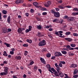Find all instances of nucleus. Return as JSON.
I'll list each match as a JSON object with an SVG mask.
<instances>
[{
  "mask_svg": "<svg viewBox=\"0 0 78 78\" xmlns=\"http://www.w3.org/2000/svg\"><path fill=\"white\" fill-rule=\"evenodd\" d=\"M8 74V68L7 67H5L4 69V72H2L0 73V75H7Z\"/></svg>",
  "mask_w": 78,
  "mask_h": 78,
  "instance_id": "nucleus-1",
  "label": "nucleus"
},
{
  "mask_svg": "<svg viewBox=\"0 0 78 78\" xmlns=\"http://www.w3.org/2000/svg\"><path fill=\"white\" fill-rule=\"evenodd\" d=\"M46 41L44 40H43L42 41H40L39 43V46H44L46 44Z\"/></svg>",
  "mask_w": 78,
  "mask_h": 78,
  "instance_id": "nucleus-2",
  "label": "nucleus"
},
{
  "mask_svg": "<svg viewBox=\"0 0 78 78\" xmlns=\"http://www.w3.org/2000/svg\"><path fill=\"white\" fill-rule=\"evenodd\" d=\"M55 56L56 57H59L60 56H62V55L60 52L56 51L55 53Z\"/></svg>",
  "mask_w": 78,
  "mask_h": 78,
  "instance_id": "nucleus-3",
  "label": "nucleus"
},
{
  "mask_svg": "<svg viewBox=\"0 0 78 78\" xmlns=\"http://www.w3.org/2000/svg\"><path fill=\"white\" fill-rule=\"evenodd\" d=\"M54 16L56 18H59L60 16V13L58 12H55L54 13Z\"/></svg>",
  "mask_w": 78,
  "mask_h": 78,
  "instance_id": "nucleus-4",
  "label": "nucleus"
},
{
  "mask_svg": "<svg viewBox=\"0 0 78 78\" xmlns=\"http://www.w3.org/2000/svg\"><path fill=\"white\" fill-rule=\"evenodd\" d=\"M23 0H17L15 2V3L17 5H19L20 3H23Z\"/></svg>",
  "mask_w": 78,
  "mask_h": 78,
  "instance_id": "nucleus-5",
  "label": "nucleus"
},
{
  "mask_svg": "<svg viewBox=\"0 0 78 78\" xmlns=\"http://www.w3.org/2000/svg\"><path fill=\"white\" fill-rule=\"evenodd\" d=\"M18 32L19 34H23V31L22 30V28H18Z\"/></svg>",
  "mask_w": 78,
  "mask_h": 78,
  "instance_id": "nucleus-6",
  "label": "nucleus"
},
{
  "mask_svg": "<svg viewBox=\"0 0 78 78\" xmlns=\"http://www.w3.org/2000/svg\"><path fill=\"white\" fill-rule=\"evenodd\" d=\"M78 66L77 65L75 64H72L71 66H70L69 67L70 68H75V67H77Z\"/></svg>",
  "mask_w": 78,
  "mask_h": 78,
  "instance_id": "nucleus-7",
  "label": "nucleus"
},
{
  "mask_svg": "<svg viewBox=\"0 0 78 78\" xmlns=\"http://www.w3.org/2000/svg\"><path fill=\"white\" fill-rule=\"evenodd\" d=\"M58 74L59 76H60V77H63L64 75V74L61 72V71H58Z\"/></svg>",
  "mask_w": 78,
  "mask_h": 78,
  "instance_id": "nucleus-8",
  "label": "nucleus"
},
{
  "mask_svg": "<svg viewBox=\"0 0 78 78\" xmlns=\"http://www.w3.org/2000/svg\"><path fill=\"white\" fill-rule=\"evenodd\" d=\"M40 61H41V62L43 64H46V62H45V61L44 58L41 57L40 58Z\"/></svg>",
  "mask_w": 78,
  "mask_h": 78,
  "instance_id": "nucleus-9",
  "label": "nucleus"
},
{
  "mask_svg": "<svg viewBox=\"0 0 78 78\" xmlns=\"http://www.w3.org/2000/svg\"><path fill=\"white\" fill-rule=\"evenodd\" d=\"M36 36H37L39 37H40L44 36V35L41 34V33L38 32V33L36 34Z\"/></svg>",
  "mask_w": 78,
  "mask_h": 78,
  "instance_id": "nucleus-10",
  "label": "nucleus"
},
{
  "mask_svg": "<svg viewBox=\"0 0 78 78\" xmlns=\"http://www.w3.org/2000/svg\"><path fill=\"white\" fill-rule=\"evenodd\" d=\"M67 20L68 21H72L73 20V17H69Z\"/></svg>",
  "mask_w": 78,
  "mask_h": 78,
  "instance_id": "nucleus-11",
  "label": "nucleus"
},
{
  "mask_svg": "<svg viewBox=\"0 0 78 78\" xmlns=\"http://www.w3.org/2000/svg\"><path fill=\"white\" fill-rule=\"evenodd\" d=\"M7 22L9 23H11V17L9 16L7 19Z\"/></svg>",
  "mask_w": 78,
  "mask_h": 78,
  "instance_id": "nucleus-12",
  "label": "nucleus"
},
{
  "mask_svg": "<svg viewBox=\"0 0 78 78\" xmlns=\"http://www.w3.org/2000/svg\"><path fill=\"white\" fill-rule=\"evenodd\" d=\"M42 26L41 25H39L37 26V29H38V30H41L42 29Z\"/></svg>",
  "mask_w": 78,
  "mask_h": 78,
  "instance_id": "nucleus-13",
  "label": "nucleus"
},
{
  "mask_svg": "<svg viewBox=\"0 0 78 78\" xmlns=\"http://www.w3.org/2000/svg\"><path fill=\"white\" fill-rule=\"evenodd\" d=\"M65 39L66 41H68L69 42H71L72 41V39L69 38H66Z\"/></svg>",
  "mask_w": 78,
  "mask_h": 78,
  "instance_id": "nucleus-14",
  "label": "nucleus"
},
{
  "mask_svg": "<svg viewBox=\"0 0 78 78\" xmlns=\"http://www.w3.org/2000/svg\"><path fill=\"white\" fill-rule=\"evenodd\" d=\"M62 5H59L58 6V8H59L60 9H64V7H63Z\"/></svg>",
  "mask_w": 78,
  "mask_h": 78,
  "instance_id": "nucleus-15",
  "label": "nucleus"
},
{
  "mask_svg": "<svg viewBox=\"0 0 78 78\" xmlns=\"http://www.w3.org/2000/svg\"><path fill=\"white\" fill-rule=\"evenodd\" d=\"M15 58L16 59H19V60H20V59H21V58H22V57L20 56H16L15 57Z\"/></svg>",
  "mask_w": 78,
  "mask_h": 78,
  "instance_id": "nucleus-16",
  "label": "nucleus"
},
{
  "mask_svg": "<svg viewBox=\"0 0 78 78\" xmlns=\"http://www.w3.org/2000/svg\"><path fill=\"white\" fill-rule=\"evenodd\" d=\"M78 71L77 69H75L73 73V75H75L78 73Z\"/></svg>",
  "mask_w": 78,
  "mask_h": 78,
  "instance_id": "nucleus-17",
  "label": "nucleus"
},
{
  "mask_svg": "<svg viewBox=\"0 0 78 78\" xmlns=\"http://www.w3.org/2000/svg\"><path fill=\"white\" fill-rule=\"evenodd\" d=\"M46 67L48 69V70L51 69V67H50V65L49 64H48L46 65Z\"/></svg>",
  "mask_w": 78,
  "mask_h": 78,
  "instance_id": "nucleus-18",
  "label": "nucleus"
},
{
  "mask_svg": "<svg viewBox=\"0 0 78 78\" xmlns=\"http://www.w3.org/2000/svg\"><path fill=\"white\" fill-rule=\"evenodd\" d=\"M73 11H76V12H78V9L77 8H74L73 9Z\"/></svg>",
  "mask_w": 78,
  "mask_h": 78,
  "instance_id": "nucleus-19",
  "label": "nucleus"
},
{
  "mask_svg": "<svg viewBox=\"0 0 78 78\" xmlns=\"http://www.w3.org/2000/svg\"><path fill=\"white\" fill-rule=\"evenodd\" d=\"M54 75L55 76L59 77V74H58V73L57 71L55 72L54 73Z\"/></svg>",
  "mask_w": 78,
  "mask_h": 78,
  "instance_id": "nucleus-20",
  "label": "nucleus"
},
{
  "mask_svg": "<svg viewBox=\"0 0 78 78\" xmlns=\"http://www.w3.org/2000/svg\"><path fill=\"white\" fill-rule=\"evenodd\" d=\"M4 53L3 54V56H8V54L6 53V52L5 51H4L3 52Z\"/></svg>",
  "mask_w": 78,
  "mask_h": 78,
  "instance_id": "nucleus-21",
  "label": "nucleus"
},
{
  "mask_svg": "<svg viewBox=\"0 0 78 78\" xmlns=\"http://www.w3.org/2000/svg\"><path fill=\"white\" fill-rule=\"evenodd\" d=\"M27 42H28L29 43V44H31L32 43V40H31V39H27Z\"/></svg>",
  "mask_w": 78,
  "mask_h": 78,
  "instance_id": "nucleus-22",
  "label": "nucleus"
},
{
  "mask_svg": "<svg viewBox=\"0 0 78 78\" xmlns=\"http://www.w3.org/2000/svg\"><path fill=\"white\" fill-rule=\"evenodd\" d=\"M61 52L63 55H67V51H62Z\"/></svg>",
  "mask_w": 78,
  "mask_h": 78,
  "instance_id": "nucleus-23",
  "label": "nucleus"
},
{
  "mask_svg": "<svg viewBox=\"0 0 78 78\" xmlns=\"http://www.w3.org/2000/svg\"><path fill=\"white\" fill-rule=\"evenodd\" d=\"M2 12V13L4 14H7V11L5 10H3Z\"/></svg>",
  "mask_w": 78,
  "mask_h": 78,
  "instance_id": "nucleus-24",
  "label": "nucleus"
},
{
  "mask_svg": "<svg viewBox=\"0 0 78 78\" xmlns=\"http://www.w3.org/2000/svg\"><path fill=\"white\" fill-rule=\"evenodd\" d=\"M56 70L57 71L58 73V72H61V71H59V70H61V68H60V67H59L57 68H56Z\"/></svg>",
  "mask_w": 78,
  "mask_h": 78,
  "instance_id": "nucleus-25",
  "label": "nucleus"
},
{
  "mask_svg": "<svg viewBox=\"0 0 78 78\" xmlns=\"http://www.w3.org/2000/svg\"><path fill=\"white\" fill-rule=\"evenodd\" d=\"M4 44L5 45H6V47H10V44H9L6 43L5 42Z\"/></svg>",
  "mask_w": 78,
  "mask_h": 78,
  "instance_id": "nucleus-26",
  "label": "nucleus"
},
{
  "mask_svg": "<svg viewBox=\"0 0 78 78\" xmlns=\"http://www.w3.org/2000/svg\"><path fill=\"white\" fill-rule=\"evenodd\" d=\"M70 45L72 47H75L76 46V44H70Z\"/></svg>",
  "mask_w": 78,
  "mask_h": 78,
  "instance_id": "nucleus-27",
  "label": "nucleus"
},
{
  "mask_svg": "<svg viewBox=\"0 0 78 78\" xmlns=\"http://www.w3.org/2000/svg\"><path fill=\"white\" fill-rule=\"evenodd\" d=\"M33 5L34 6H37L38 5V3L37 2H34L33 3Z\"/></svg>",
  "mask_w": 78,
  "mask_h": 78,
  "instance_id": "nucleus-28",
  "label": "nucleus"
},
{
  "mask_svg": "<svg viewBox=\"0 0 78 78\" xmlns=\"http://www.w3.org/2000/svg\"><path fill=\"white\" fill-rule=\"evenodd\" d=\"M47 48H44L42 50V51L43 53H44V52H46L47 51Z\"/></svg>",
  "mask_w": 78,
  "mask_h": 78,
  "instance_id": "nucleus-29",
  "label": "nucleus"
},
{
  "mask_svg": "<svg viewBox=\"0 0 78 78\" xmlns=\"http://www.w3.org/2000/svg\"><path fill=\"white\" fill-rule=\"evenodd\" d=\"M51 56V54L49 53H48L47 54H46V56L47 58H50Z\"/></svg>",
  "mask_w": 78,
  "mask_h": 78,
  "instance_id": "nucleus-30",
  "label": "nucleus"
},
{
  "mask_svg": "<svg viewBox=\"0 0 78 78\" xmlns=\"http://www.w3.org/2000/svg\"><path fill=\"white\" fill-rule=\"evenodd\" d=\"M34 63V62L33 61H32L31 62H30V63L28 65V66H31V65H33V64Z\"/></svg>",
  "mask_w": 78,
  "mask_h": 78,
  "instance_id": "nucleus-31",
  "label": "nucleus"
},
{
  "mask_svg": "<svg viewBox=\"0 0 78 78\" xmlns=\"http://www.w3.org/2000/svg\"><path fill=\"white\" fill-rule=\"evenodd\" d=\"M73 36H75L76 37H77L78 36V34L77 33H74L73 34Z\"/></svg>",
  "mask_w": 78,
  "mask_h": 78,
  "instance_id": "nucleus-32",
  "label": "nucleus"
},
{
  "mask_svg": "<svg viewBox=\"0 0 78 78\" xmlns=\"http://www.w3.org/2000/svg\"><path fill=\"white\" fill-rule=\"evenodd\" d=\"M23 47H28V44H24L23 45Z\"/></svg>",
  "mask_w": 78,
  "mask_h": 78,
  "instance_id": "nucleus-33",
  "label": "nucleus"
},
{
  "mask_svg": "<svg viewBox=\"0 0 78 78\" xmlns=\"http://www.w3.org/2000/svg\"><path fill=\"white\" fill-rule=\"evenodd\" d=\"M55 10H56V11H59V10H60V9H59V8H58V7H56L55 8Z\"/></svg>",
  "mask_w": 78,
  "mask_h": 78,
  "instance_id": "nucleus-34",
  "label": "nucleus"
},
{
  "mask_svg": "<svg viewBox=\"0 0 78 78\" xmlns=\"http://www.w3.org/2000/svg\"><path fill=\"white\" fill-rule=\"evenodd\" d=\"M37 66H35L34 67V70H37Z\"/></svg>",
  "mask_w": 78,
  "mask_h": 78,
  "instance_id": "nucleus-35",
  "label": "nucleus"
},
{
  "mask_svg": "<svg viewBox=\"0 0 78 78\" xmlns=\"http://www.w3.org/2000/svg\"><path fill=\"white\" fill-rule=\"evenodd\" d=\"M47 3L48 4V5L49 6H50V5L51 4V2L50 1H49L47 2Z\"/></svg>",
  "mask_w": 78,
  "mask_h": 78,
  "instance_id": "nucleus-36",
  "label": "nucleus"
},
{
  "mask_svg": "<svg viewBox=\"0 0 78 78\" xmlns=\"http://www.w3.org/2000/svg\"><path fill=\"white\" fill-rule=\"evenodd\" d=\"M44 5L45 7H46L47 8H49V5L48 4H44Z\"/></svg>",
  "mask_w": 78,
  "mask_h": 78,
  "instance_id": "nucleus-37",
  "label": "nucleus"
},
{
  "mask_svg": "<svg viewBox=\"0 0 78 78\" xmlns=\"http://www.w3.org/2000/svg\"><path fill=\"white\" fill-rule=\"evenodd\" d=\"M60 62H61V64H66V62L64 61H60Z\"/></svg>",
  "mask_w": 78,
  "mask_h": 78,
  "instance_id": "nucleus-38",
  "label": "nucleus"
},
{
  "mask_svg": "<svg viewBox=\"0 0 78 78\" xmlns=\"http://www.w3.org/2000/svg\"><path fill=\"white\" fill-rule=\"evenodd\" d=\"M55 12H55L54 10H51V13H52V14H55Z\"/></svg>",
  "mask_w": 78,
  "mask_h": 78,
  "instance_id": "nucleus-39",
  "label": "nucleus"
},
{
  "mask_svg": "<svg viewBox=\"0 0 78 78\" xmlns=\"http://www.w3.org/2000/svg\"><path fill=\"white\" fill-rule=\"evenodd\" d=\"M71 32H66L65 33V34L66 35H70V34H71Z\"/></svg>",
  "mask_w": 78,
  "mask_h": 78,
  "instance_id": "nucleus-40",
  "label": "nucleus"
},
{
  "mask_svg": "<svg viewBox=\"0 0 78 78\" xmlns=\"http://www.w3.org/2000/svg\"><path fill=\"white\" fill-rule=\"evenodd\" d=\"M72 15L73 16H76V12H73L72 13Z\"/></svg>",
  "mask_w": 78,
  "mask_h": 78,
  "instance_id": "nucleus-41",
  "label": "nucleus"
},
{
  "mask_svg": "<svg viewBox=\"0 0 78 78\" xmlns=\"http://www.w3.org/2000/svg\"><path fill=\"white\" fill-rule=\"evenodd\" d=\"M42 15L43 16H45L47 14V12H43L42 13Z\"/></svg>",
  "mask_w": 78,
  "mask_h": 78,
  "instance_id": "nucleus-42",
  "label": "nucleus"
},
{
  "mask_svg": "<svg viewBox=\"0 0 78 78\" xmlns=\"http://www.w3.org/2000/svg\"><path fill=\"white\" fill-rule=\"evenodd\" d=\"M73 78H77L78 77V75H74L73 76Z\"/></svg>",
  "mask_w": 78,
  "mask_h": 78,
  "instance_id": "nucleus-43",
  "label": "nucleus"
},
{
  "mask_svg": "<svg viewBox=\"0 0 78 78\" xmlns=\"http://www.w3.org/2000/svg\"><path fill=\"white\" fill-rule=\"evenodd\" d=\"M59 66L60 67H62V64L61 63V62H60V63L59 64Z\"/></svg>",
  "mask_w": 78,
  "mask_h": 78,
  "instance_id": "nucleus-44",
  "label": "nucleus"
},
{
  "mask_svg": "<svg viewBox=\"0 0 78 78\" xmlns=\"http://www.w3.org/2000/svg\"><path fill=\"white\" fill-rule=\"evenodd\" d=\"M30 31H31V30H30L29 29L28 30V29H27L26 30L25 32L26 33H28V32H29Z\"/></svg>",
  "mask_w": 78,
  "mask_h": 78,
  "instance_id": "nucleus-45",
  "label": "nucleus"
},
{
  "mask_svg": "<svg viewBox=\"0 0 78 78\" xmlns=\"http://www.w3.org/2000/svg\"><path fill=\"white\" fill-rule=\"evenodd\" d=\"M66 48H68V49H69L70 50V46L69 45H68L67 46H66Z\"/></svg>",
  "mask_w": 78,
  "mask_h": 78,
  "instance_id": "nucleus-46",
  "label": "nucleus"
},
{
  "mask_svg": "<svg viewBox=\"0 0 78 78\" xmlns=\"http://www.w3.org/2000/svg\"><path fill=\"white\" fill-rule=\"evenodd\" d=\"M30 11L32 13H33L34 12V10L33 9H31Z\"/></svg>",
  "mask_w": 78,
  "mask_h": 78,
  "instance_id": "nucleus-47",
  "label": "nucleus"
},
{
  "mask_svg": "<svg viewBox=\"0 0 78 78\" xmlns=\"http://www.w3.org/2000/svg\"><path fill=\"white\" fill-rule=\"evenodd\" d=\"M63 21L64 20H61L59 21V23H63Z\"/></svg>",
  "mask_w": 78,
  "mask_h": 78,
  "instance_id": "nucleus-48",
  "label": "nucleus"
},
{
  "mask_svg": "<svg viewBox=\"0 0 78 78\" xmlns=\"http://www.w3.org/2000/svg\"><path fill=\"white\" fill-rule=\"evenodd\" d=\"M55 66L57 68L58 67H59V65H58V63H55Z\"/></svg>",
  "mask_w": 78,
  "mask_h": 78,
  "instance_id": "nucleus-49",
  "label": "nucleus"
},
{
  "mask_svg": "<svg viewBox=\"0 0 78 78\" xmlns=\"http://www.w3.org/2000/svg\"><path fill=\"white\" fill-rule=\"evenodd\" d=\"M32 28V27L31 26H29V30H30V31H31V28Z\"/></svg>",
  "mask_w": 78,
  "mask_h": 78,
  "instance_id": "nucleus-50",
  "label": "nucleus"
},
{
  "mask_svg": "<svg viewBox=\"0 0 78 78\" xmlns=\"http://www.w3.org/2000/svg\"><path fill=\"white\" fill-rule=\"evenodd\" d=\"M65 7H66V8H70L72 7L71 6L69 5L66 6Z\"/></svg>",
  "mask_w": 78,
  "mask_h": 78,
  "instance_id": "nucleus-51",
  "label": "nucleus"
},
{
  "mask_svg": "<svg viewBox=\"0 0 78 78\" xmlns=\"http://www.w3.org/2000/svg\"><path fill=\"white\" fill-rule=\"evenodd\" d=\"M55 58H56V57L54 56H52L51 57V59L54 60V59H55Z\"/></svg>",
  "mask_w": 78,
  "mask_h": 78,
  "instance_id": "nucleus-52",
  "label": "nucleus"
},
{
  "mask_svg": "<svg viewBox=\"0 0 78 78\" xmlns=\"http://www.w3.org/2000/svg\"><path fill=\"white\" fill-rule=\"evenodd\" d=\"M3 64H8V62L6 61H5L3 62Z\"/></svg>",
  "mask_w": 78,
  "mask_h": 78,
  "instance_id": "nucleus-53",
  "label": "nucleus"
},
{
  "mask_svg": "<svg viewBox=\"0 0 78 78\" xmlns=\"http://www.w3.org/2000/svg\"><path fill=\"white\" fill-rule=\"evenodd\" d=\"M27 5L29 7H31L32 6V5L31 4H28Z\"/></svg>",
  "mask_w": 78,
  "mask_h": 78,
  "instance_id": "nucleus-54",
  "label": "nucleus"
},
{
  "mask_svg": "<svg viewBox=\"0 0 78 78\" xmlns=\"http://www.w3.org/2000/svg\"><path fill=\"white\" fill-rule=\"evenodd\" d=\"M29 13H25V15L26 16H27V17H28V16H29Z\"/></svg>",
  "mask_w": 78,
  "mask_h": 78,
  "instance_id": "nucleus-55",
  "label": "nucleus"
},
{
  "mask_svg": "<svg viewBox=\"0 0 78 78\" xmlns=\"http://www.w3.org/2000/svg\"><path fill=\"white\" fill-rule=\"evenodd\" d=\"M59 33V32H55V34H56V35H57V36H59V33Z\"/></svg>",
  "mask_w": 78,
  "mask_h": 78,
  "instance_id": "nucleus-56",
  "label": "nucleus"
},
{
  "mask_svg": "<svg viewBox=\"0 0 78 78\" xmlns=\"http://www.w3.org/2000/svg\"><path fill=\"white\" fill-rule=\"evenodd\" d=\"M48 30L49 31H53V29L52 28H50L48 29Z\"/></svg>",
  "mask_w": 78,
  "mask_h": 78,
  "instance_id": "nucleus-57",
  "label": "nucleus"
},
{
  "mask_svg": "<svg viewBox=\"0 0 78 78\" xmlns=\"http://www.w3.org/2000/svg\"><path fill=\"white\" fill-rule=\"evenodd\" d=\"M36 8H41L42 6H36Z\"/></svg>",
  "mask_w": 78,
  "mask_h": 78,
  "instance_id": "nucleus-58",
  "label": "nucleus"
},
{
  "mask_svg": "<svg viewBox=\"0 0 78 78\" xmlns=\"http://www.w3.org/2000/svg\"><path fill=\"white\" fill-rule=\"evenodd\" d=\"M58 2L62 3V0H60Z\"/></svg>",
  "mask_w": 78,
  "mask_h": 78,
  "instance_id": "nucleus-59",
  "label": "nucleus"
},
{
  "mask_svg": "<svg viewBox=\"0 0 78 78\" xmlns=\"http://www.w3.org/2000/svg\"><path fill=\"white\" fill-rule=\"evenodd\" d=\"M36 19L37 21H40L41 20V19H40L39 18L37 17L36 18Z\"/></svg>",
  "mask_w": 78,
  "mask_h": 78,
  "instance_id": "nucleus-60",
  "label": "nucleus"
},
{
  "mask_svg": "<svg viewBox=\"0 0 78 78\" xmlns=\"http://www.w3.org/2000/svg\"><path fill=\"white\" fill-rule=\"evenodd\" d=\"M38 70L40 72L41 74L42 73V70H41V69H38Z\"/></svg>",
  "mask_w": 78,
  "mask_h": 78,
  "instance_id": "nucleus-61",
  "label": "nucleus"
},
{
  "mask_svg": "<svg viewBox=\"0 0 78 78\" xmlns=\"http://www.w3.org/2000/svg\"><path fill=\"white\" fill-rule=\"evenodd\" d=\"M10 53L11 55H14V52L13 51H10Z\"/></svg>",
  "mask_w": 78,
  "mask_h": 78,
  "instance_id": "nucleus-62",
  "label": "nucleus"
},
{
  "mask_svg": "<svg viewBox=\"0 0 78 78\" xmlns=\"http://www.w3.org/2000/svg\"><path fill=\"white\" fill-rule=\"evenodd\" d=\"M26 77H27V75H26V74H24L23 75V78H25Z\"/></svg>",
  "mask_w": 78,
  "mask_h": 78,
  "instance_id": "nucleus-63",
  "label": "nucleus"
},
{
  "mask_svg": "<svg viewBox=\"0 0 78 78\" xmlns=\"http://www.w3.org/2000/svg\"><path fill=\"white\" fill-rule=\"evenodd\" d=\"M11 31V29L10 28L8 29V32H10Z\"/></svg>",
  "mask_w": 78,
  "mask_h": 78,
  "instance_id": "nucleus-64",
  "label": "nucleus"
}]
</instances>
